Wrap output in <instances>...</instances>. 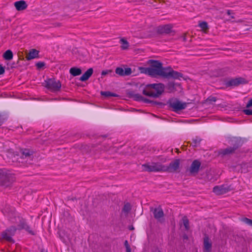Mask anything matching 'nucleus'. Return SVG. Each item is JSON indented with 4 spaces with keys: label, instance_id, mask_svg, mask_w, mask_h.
Returning <instances> with one entry per match:
<instances>
[{
    "label": "nucleus",
    "instance_id": "nucleus-24",
    "mask_svg": "<svg viewBox=\"0 0 252 252\" xmlns=\"http://www.w3.org/2000/svg\"><path fill=\"white\" fill-rule=\"evenodd\" d=\"M32 153L33 152L32 151H31L29 149H23L21 151L22 158H31L32 156Z\"/></svg>",
    "mask_w": 252,
    "mask_h": 252
},
{
    "label": "nucleus",
    "instance_id": "nucleus-44",
    "mask_svg": "<svg viewBox=\"0 0 252 252\" xmlns=\"http://www.w3.org/2000/svg\"><path fill=\"white\" fill-rule=\"evenodd\" d=\"M3 122V121L1 119V117H0V126H1L2 125Z\"/></svg>",
    "mask_w": 252,
    "mask_h": 252
},
{
    "label": "nucleus",
    "instance_id": "nucleus-7",
    "mask_svg": "<svg viewBox=\"0 0 252 252\" xmlns=\"http://www.w3.org/2000/svg\"><path fill=\"white\" fill-rule=\"evenodd\" d=\"M168 104L174 112L182 110L187 107L186 103H182L177 99L169 100Z\"/></svg>",
    "mask_w": 252,
    "mask_h": 252
},
{
    "label": "nucleus",
    "instance_id": "nucleus-19",
    "mask_svg": "<svg viewBox=\"0 0 252 252\" xmlns=\"http://www.w3.org/2000/svg\"><path fill=\"white\" fill-rule=\"evenodd\" d=\"M14 6L18 11H22L26 9L28 4L24 0H20L14 2Z\"/></svg>",
    "mask_w": 252,
    "mask_h": 252
},
{
    "label": "nucleus",
    "instance_id": "nucleus-48",
    "mask_svg": "<svg viewBox=\"0 0 252 252\" xmlns=\"http://www.w3.org/2000/svg\"><path fill=\"white\" fill-rule=\"evenodd\" d=\"M129 229L133 230L134 229V227L132 226H131V227H130Z\"/></svg>",
    "mask_w": 252,
    "mask_h": 252
},
{
    "label": "nucleus",
    "instance_id": "nucleus-23",
    "mask_svg": "<svg viewBox=\"0 0 252 252\" xmlns=\"http://www.w3.org/2000/svg\"><path fill=\"white\" fill-rule=\"evenodd\" d=\"M179 86L180 85L179 84L171 82L167 84L166 88L169 93H172L176 91V88Z\"/></svg>",
    "mask_w": 252,
    "mask_h": 252
},
{
    "label": "nucleus",
    "instance_id": "nucleus-17",
    "mask_svg": "<svg viewBox=\"0 0 252 252\" xmlns=\"http://www.w3.org/2000/svg\"><path fill=\"white\" fill-rule=\"evenodd\" d=\"M229 144L232 146V147L236 151L242 146L243 141L241 138L234 137L230 140Z\"/></svg>",
    "mask_w": 252,
    "mask_h": 252
},
{
    "label": "nucleus",
    "instance_id": "nucleus-14",
    "mask_svg": "<svg viewBox=\"0 0 252 252\" xmlns=\"http://www.w3.org/2000/svg\"><path fill=\"white\" fill-rule=\"evenodd\" d=\"M244 79L242 78H236L231 79L225 82L226 87H235L238 86L244 82Z\"/></svg>",
    "mask_w": 252,
    "mask_h": 252
},
{
    "label": "nucleus",
    "instance_id": "nucleus-21",
    "mask_svg": "<svg viewBox=\"0 0 252 252\" xmlns=\"http://www.w3.org/2000/svg\"><path fill=\"white\" fill-rule=\"evenodd\" d=\"M39 52L36 49H32L31 50L29 53L27 55L26 58L29 61L32 59L38 57Z\"/></svg>",
    "mask_w": 252,
    "mask_h": 252
},
{
    "label": "nucleus",
    "instance_id": "nucleus-30",
    "mask_svg": "<svg viewBox=\"0 0 252 252\" xmlns=\"http://www.w3.org/2000/svg\"><path fill=\"white\" fill-rule=\"evenodd\" d=\"M130 204L129 203H127L124 205L122 211L124 212L126 215H127L128 213L130 211Z\"/></svg>",
    "mask_w": 252,
    "mask_h": 252
},
{
    "label": "nucleus",
    "instance_id": "nucleus-15",
    "mask_svg": "<svg viewBox=\"0 0 252 252\" xmlns=\"http://www.w3.org/2000/svg\"><path fill=\"white\" fill-rule=\"evenodd\" d=\"M128 94L130 98L133 99L135 101H142L145 103L149 101V99L144 97L139 94H135L133 91L129 92Z\"/></svg>",
    "mask_w": 252,
    "mask_h": 252
},
{
    "label": "nucleus",
    "instance_id": "nucleus-5",
    "mask_svg": "<svg viewBox=\"0 0 252 252\" xmlns=\"http://www.w3.org/2000/svg\"><path fill=\"white\" fill-rule=\"evenodd\" d=\"M143 170L148 172H164V165L159 162H152L142 165Z\"/></svg>",
    "mask_w": 252,
    "mask_h": 252
},
{
    "label": "nucleus",
    "instance_id": "nucleus-36",
    "mask_svg": "<svg viewBox=\"0 0 252 252\" xmlns=\"http://www.w3.org/2000/svg\"><path fill=\"white\" fill-rule=\"evenodd\" d=\"M45 65V63L41 62H38L36 63V67L39 69L41 68L42 67L44 66Z\"/></svg>",
    "mask_w": 252,
    "mask_h": 252
},
{
    "label": "nucleus",
    "instance_id": "nucleus-8",
    "mask_svg": "<svg viewBox=\"0 0 252 252\" xmlns=\"http://www.w3.org/2000/svg\"><path fill=\"white\" fill-rule=\"evenodd\" d=\"M180 160L176 159L171 161L168 165H164V172L174 173L179 169Z\"/></svg>",
    "mask_w": 252,
    "mask_h": 252
},
{
    "label": "nucleus",
    "instance_id": "nucleus-20",
    "mask_svg": "<svg viewBox=\"0 0 252 252\" xmlns=\"http://www.w3.org/2000/svg\"><path fill=\"white\" fill-rule=\"evenodd\" d=\"M93 68H89L80 78V80L81 81H86L92 76L93 73Z\"/></svg>",
    "mask_w": 252,
    "mask_h": 252
},
{
    "label": "nucleus",
    "instance_id": "nucleus-40",
    "mask_svg": "<svg viewBox=\"0 0 252 252\" xmlns=\"http://www.w3.org/2000/svg\"><path fill=\"white\" fill-rule=\"evenodd\" d=\"M4 68L0 65V75L3 74L4 73Z\"/></svg>",
    "mask_w": 252,
    "mask_h": 252
},
{
    "label": "nucleus",
    "instance_id": "nucleus-37",
    "mask_svg": "<svg viewBox=\"0 0 252 252\" xmlns=\"http://www.w3.org/2000/svg\"><path fill=\"white\" fill-rule=\"evenodd\" d=\"M112 73V70H103L101 72V75L104 76L106 74H108L109 73Z\"/></svg>",
    "mask_w": 252,
    "mask_h": 252
},
{
    "label": "nucleus",
    "instance_id": "nucleus-31",
    "mask_svg": "<svg viewBox=\"0 0 252 252\" xmlns=\"http://www.w3.org/2000/svg\"><path fill=\"white\" fill-rule=\"evenodd\" d=\"M183 224L185 227L186 230H188L189 229V220L187 217H184L183 218Z\"/></svg>",
    "mask_w": 252,
    "mask_h": 252
},
{
    "label": "nucleus",
    "instance_id": "nucleus-29",
    "mask_svg": "<svg viewBox=\"0 0 252 252\" xmlns=\"http://www.w3.org/2000/svg\"><path fill=\"white\" fill-rule=\"evenodd\" d=\"M121 43L122 44L121 48L123 50L127 49L129 46L128 42L124 38H122L120 40Z\"/></svg>",
    "mask_w": 252,
    "mask_h": 252
},
{
    "label": "nucleus",
    "instance_id": "nucleus-35",
    "mask_svg": "<svg viewBox=\"0 0 252 252\" xmlns=\"http://www.w3.org/2000/svg\"><path fill=\"white\" fill-rule=\"evenodd\" d=\"M124 245L126 248V252H131V248L128 244L127 240H125Z\"/></svg>",
    "mask_w": 252,
    "mask_h": 252
},
{
    "label": "nucleus",
    "instance_id": "nucleus-28",
    "mask_svg": "<svg viewBox=\"0 0 252 252\" xmlns=\"http://www.w3.org/2000/svg\"><path fill=\"white\" fill-rule=\"evenodd\" d=\"M202 139L198 137H196L195 138L192 139V143L191 144L193 147H196L199 145Z\"/></svg>",
    "mask_w": 252,
    "mask_h": 252
},
{
    "label": "nucleus",
    "instance_id": "nucleus-46",
    "mask_svg": "<svg viewBox=\"0 0 252 252\" xmlns=\"http://www.w3.org/2000/svg\"><path fill=\"white\" fill-rule=\"evenodd\" d=\"M143 0H133L132 2H139L142 1Z\"/></svg>",
    "mask_w": 252,
    "mask_h": 252
},
{
    "label": "nucleus",
    "instance_id": "nucleus-3",
    "mask_svg": "<svg viewBox=\"0 0 252 252\" xmlns=\"http://www.w3.org/2000/svg\"><path fill=\"white\" fill-rule=\"evenodd\" d=\"M14 180V176L10 171L6 169H0V186H8Z\"/></svg>",
    "mask_w": 252,
    "mask_h": 252
},
{
    "label": "nucleus",
    "instance_id": "nucleus-22",
    "mask_svg": "<svg viewBox=\"0 0 252 252\" xmlns=\"http://www.w3.org/2000/svg\"><path fill=\"white\" fill-rule=\"evenodd\" d=\"M235 151V150L232 147V146H230L224 149H221L219 153L220 155L225 156L232 154L234 153Z\"/></svg>",
    "mask_w": 252,
    "mask_h": 252
},
{
    "label": "nucleus",
    "instance_id": "nucleus-13",
    "mask_svg": "<svg viewBox=\"0 0 252 252\" xmlns=\"http://www.w3.org/2000/svg\"><path fill=\"white\" fill-rule=\"evenodd\" d=\"M19 222L18 224V229L19 230L25 229L31 234L34 235V233L30 229V227L27 224L25 220L23 219L18 218Z\"/></svg>",
    "mask_w": 252,
    "mask_h": 252
},
{
    "label": "nucleus",
    "instance_id": "nucleus-45",
    "mask_svg": "<svg viewBox=\"0 0 252 252\" xmlns=\"http://www.w3.org/2000/svg\"><path fill=\"white\" fill-rule=\"evenodd\" d=\"M183 238L184 239H188V236L187 235H184L183 236Z\"/></svg>",
    "mask_w": 252,
    "mask_h": 252
},
{
    "label": "nucleus",
    "instance_id": "nucleus-26",
    "mask_svg": "<svg viewBox=\"0 0 252 252\" xmlns=\"http://www.w3.org/2000/svg\"><path fill=\"white\" fill-rule=\"evenodd\" d=\"M13 53L10 50H6L3 54L2 57L5 60L7 61L11 60L13 58Z\"/></svg>",
    "mask_w": 252,
    "mask_h": 252
},
{
    "label": "nucleus",
    "instance_id": "nucleus-43",
    "mask_svg": "<svg viewBox=\"0 0 252 252\" xmlns=\"http://www.w3.org/2000/svg\"><path fill=\"white\" fill-rule=\"evenodd\" d=\"M231 11L230 10H227V14L228 15H231Z\"/></svg>",
    "mask_w": 252,
    "mask_h": 252
},
{
    "label": "nucleus",
    "instance_id": "nucleus-11",
    "mask_svg": "<svg viewBox=\"0 0 252 252\" xmlns=\"http://www.w3.org/2000/svg\"><path fill=\"white\" fill-rule=\"evenodd\" d=\"M153 215L155 219L158 221L162 222L164 220V212L160 207L155 208L153 210Z\"/></svg>",
    "mask_w": 252,
    "mask_h": 252
},
{
    "label": "nucleus",
    "instance_id": "nucleus-25",
    "mask_svg": "<svg viewBox=\"0 0 252 252\" xmlns=\"http://www.w3.org/2000/svg\"><path fill=\"white\" fill-rule=\"evenodd\" d=\"M69 72L72 76H76L82 73V70L80 68L73 67L70 69Z\"/></svg>",
    "mask_w": 252,
    "mask_h": 252
},
{
    "label": "nucleus",
    "instance_id": "nucleus-1",
    "mask_svg": "<svg viewBox=\"0 0 252 252\" xmlns=\"http://www.w3.org/2000/svg\"><path fill=\"white\" fill-rule=\"evenodd\" d=\"M148 62L150 63V67L139 68L141 73L155 78L159 76L167 79H179L183 77L182 73L173 70L171 67H163L162 63L158 61L150 60Z\"/></svg>",
    "mask_w": 252,
    "mask_h": 252
},
{
    "label": "nucleus",
    "instance_id": "nucleus-38",
    "mask_svg": "<svg viewBox=\"0 0 252 252\" xmlns=\"http://www.w3.org/2000/svg\"><path fill=\"white\" fill-rule=\"evenodd\" d=\"M217 100V98L214 96H209L207 99V101H210V102H215Z\"/></svg>",
    "mask_w": 252,
    "mask_h": 252
},
{
    "label": "nucleus",
    "instance_id": "nucleus-32",
    "mask_svg": "<svg viewBox=\"0 0 252 252\" xmlns=\"http://www.w3.org/2000/svg\"><path fill=\"white\" fill-rule=\"evenodd\" d=\"M147 103H151L152 106H156V105H158V106H162L163 105V103L161 102H158L157 101H154V100H151L149 99V101L146 102Z\"/></svg>",
    "mask_w": 252,
    "mask_h": 252
},
{
    "label": "nucleus",
    "instance_id": "nucleus-9",
    "mask_svg": "<svg viewBox=\"0 0 252 252\" xmlns=\"http://www.w3.org/2000/svg\"><path fill=\"white\" fill-rule=\"evenodd\" d=\"M232 189L230 186L223 185L221 186H217L214 187L213 192L217 195H220L227 193L231 190Z\"/></svg>",
    "mask_w": 252,
    "mask_h": 252
},
{
    "label": "nucleus",
    "instance_id": "nucleus-42",
    "mask_svg": "<svg viewBox=\"0 0 252 252\" xmlns=\"http://www.w3.org/2000/svg\"><path fill=\"white\" fill-rule=\"evenodd\" d=\"M183 40L184 41V42H186L187 41V38H186V34H185L184 35V36H183Z\"/></svg>",
    "mask_w": 252,
    "mask_h": 252
},
{
    "label": "nucleus",
    "instance_id": "nucleus-49",
    "mask_svg": "<svg viewBox=\"0 0 252 252\" xmlns=\"http://www.w3.org/2000/svg\"><path fill=\"white\" fill-rule=\"evenodd\" d=\"M128 2H132L133 0H127Z\"/></svg>",
    "mask_w": 252,
    "mask_h": 252
},
{
    "label": "nucleus",
    "instance_id": "nucleus-12",
    "mask_svg": "<svg viewBox=\"0 0 252 252\" xmlns=\"http://www.w3.org/2000/svg\"><path fill=\"white\" fill-rule=\"evenodd\" d=\"M157 32L159 34H168L172 32L171 25H164L159 26L157 28Z\"/></svg>",
    "mask_w": 252,
    "mask_h": 252
},
{
    "label": "nucleus",
    "instance_id": "nucleus-33",
    "mask_svg": "<svg viewBox=\"0 0 252 252\" xmlns=\"http://www.w3.org/2000/svg\"><path fill=\"white\" fill-rule=\"evenodd\" d=\"M241 220L242 221L249 225H252V220L248 219L247 218H243Z\"/></svg>",
    "mask_w": 252,
    "mask_h": 252
},
{
    "label": "nucleus",
    "instance_id": "nucleus-4",
    "mask_svg": "<svg viewBox=\"0 0 252 252\" xmlns=\"http://www.w3.org/2000/svg\"><path fill=\"white\" fill-rule=\"evenodd\" d=\"M44 86L53 92H58L61 88V83L55 78H49L45 81Z\"/></svg>",
    "mask_w": 252,
    "mask_h": 252
},
{
    "label": "nucleus",
    "instance_id": "nucleus-39",
    "mask_svg": "<svg viewBox=\"0 0 252 252\" xmlns=\"http://www.w3.org/2000/svg\"><path fill=\"white\" fill-rule=\"evenodd\" d=\"M244 113L248 115H252V110L251 109H244L243 110Z\"/></svg>",
    "mask_w": 252,
    "mask_h": 252
},
{
    "label": "nucleus",
    "instance_id": "nucleus-16",
    "mask_svg": "<svg viewBox=\"0 0 252 252\" xmlns=\"http://www.w3.org/2000/svg\"><path fill=\"white\" fill-rule=\"evenodd\" d=\"M115 72L120 76H124L130 75L132 71L131 69L129 67L126 68L124 70L123 68L119 67L116 68Z\"/></svg>",
    "mask_w": 252,
    "mask_h": 252
},
{
    "label": "nucleus",
    "instance_id": "nucleus-10",
    "mask_svg": "<svg viewBox=\"0 0 252 252\" xmlns=\"http://www.w3.org/2000/svg\"><path fill=\"white\" fill-rule=\"evenodd\" d=\"M201 166V162L198 160H194L192 162L190 168L188 170L189 174L191 175H195L197 174Z\"/></svg>",
    "mask_w": 252,
    "mask_h": 252
},
{
    "label": "nucleus",
    "instance_id": "nucleus-50",
    "mask_svg": "<svg viewBox=\"0 0 252 252\" xmlns=\"http://www.w3.org/2000/svg\"><path fill=\"white\" fill-rule=\"evenodd\" d=\"M43 251H44V250L42 249V250H41L40 252H44Z\"/></svg>",
    "mask_w": 252,
    "mask_h": 252
},
{
    "label": "nucleus",
    "instance_id": "nucleus-27",
    "mask_svg": "<svg viewBox=\"0 0 252 252\" xmlns=\"http://www.w3.org/2000/svg\"><path fill=\"white\" fill-rule=\"evenodd\" d=\"M100 94L102 96L106 98L110 97H116L118 96V94H116L111 93L109 91H101L100 92Z\"/></svg>",
    "mask_w": 252,
    "mask_h": 252
},
{
    "label": "nucleus",
    "instance_id": "nucleus-41",
    "mask_svg": "<svg viewBox=\"0 0 252 252\" xmlns=\"http://www.w3.org/2000/svg\"><path fill=\"white\" fill-rule=\"evenodd\" d=\"M252 106V98H251L247 103L246 107H250Z\"/></svg>",
    "mask_w": 252,
    "mask_h": 252
},
{
    "label": "nucleus",
    "instance_id": "nucleus-2",
    "mask_svg": "<svg viewBox=\"0 0 252 252\" xmlns=\"http://www.w3.org/2000/svg\"><path fill=\"white\" fill-rule=\"evenodd\" d=\"M164 89L165 86L162 83L149 84L146 85L142 93L148 96L158 98L163 94Z\"/></svg>",
    "mask_w": 252,
    "mask_h": 252
},
{
    "label": "nucleus",
    "instance_id": "nucleus-6",
    "mask_svg": "<svg viewBox=\"0 0 252 252\" xmlns=\"http://www.w3.org/2000/svg\"><path fill=\"white\" fill-rule=\"evenodd\" d=\"M17 229V228L14 226H10L9 227L7 228L5 231L2 232V238L8 242L14 243L15 241L12 238V236H13L15 235Z\"/></svg>",
    "mask_w": 252,
    "mask_h": 252
},
{
    "label": "nucleus",
    "instance_id": "nucleus-47",
    "mask_svg": "<svg viewBox=\"0 0 252 252\" xmlns=\"http://www.w3.org/2000/svg\"><path fill=\"white\" fill-rule=\"evenodd\" d=\"M154 252H160L159 250L158 249H156L155 250Z\"/></svg>",
    "mask_w": 252,
    "mask_h": 252
},
{
    "label": "nucleus",
    "instance_id": "nucleus-34",
    "mask_svg": "<svg viewBox=\"0 0 252 252\" xmlns=\"http://www.w3.org/2000/svg\"><path fill=\"white\" fill-rule=\"evenodd\" d=\"M199 27L201 29H202L203 30H206V29H207L208 28V24L206 22H201L199 24Z\"/></svg>",
    "mask_w": 252,
    "mask_h": 252
},
{
    "label": "nucleus",
    "instance_id": "nucleus-18",
    "mask_svg": "<svg viewBox=\"0 0 252 252\" xmlns=\"http://www.w3.org/2000/svg\"><path fill=\"white\" fill-rule=\"evenodd\" d=\"M212 243L210 241L208 236L207 234H205V236L203 239V246L204 252H210L212 249Z\"/></svg>",
    "mask_w": 252,
    "mask_h": 252
}]
</instances>
